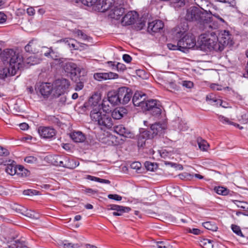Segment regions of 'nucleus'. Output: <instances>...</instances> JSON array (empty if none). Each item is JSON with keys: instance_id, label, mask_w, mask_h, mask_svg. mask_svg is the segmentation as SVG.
<instances>
[{"instance_id": "obj_1", "label": "nucleus", "mask_w": 248, "mask_h": 248, "mask_svg": "<svg viewBox=\"0 0 248 248\" xmlns=\"http://www.w3.org/2000/svg\"><path fill=\"white\" fill-rule=\"evenodd\" d=\"M101 95L98 93H94L84 104V107L91 110L90 117L92 121L99 126L102 130L110 129L113 125L110 116L102 111L100 104ZM105 101L102 104L103 107Z\"/></svg>"}, {"instance_id": "obj_2", "label": "nucleus", "mask_w": 248, "mask_h": 248, "mask_svg": "<svg viewBox=\"0 0 248 248\" xmlns=\"http://www.w3.org/2000/svg\"><path fill=\"white\" fill-rule=\"evenodd\" d=\"M212 13L207 10H202L199 7L192 6L186 11V19L189 21H197L201 24H207L209 28L211 25L208 22L210 21V16Z\"/></svg>"}, {"instance_id": "obj_3", "label": "nucleus", "mask_w": 248, "mask_h": 248, "mask_svg": "<svg viewBox=\"0 0 248 248\" xmlns=\"http://www.w3.org/2000/svg\"><path fill=\"white\" fill-rule=\"evenodd\" d=\"M1 57L3 61L9 63L12 74H15L16 70L22 67L23 58L18 52L13 49H7L3 51Z\"/></svg>"}, {"instance_id": "obj_4", "label": "nucleus", "mask_w": 248, "mask_h": 248, "mask_svg": "<svg viewBox=\"0 0 248 248\" xmlns=\"http://www.w3.org/2000/svg\"><path fill=\"white\" fill-rule=\"evenodd\" d=\"M201 50H215L221 51V46L218 44V37L214 32L201 34L197 42Z\"/></svg>"}, {"instance_id": "obj_5", "label": "nucleus", "mask_w": 248, "mask_h": 248, "mask_svg": "<svg viewBox=\"0 0 248 248\" xmlns=\"http://www.w3.org/2000/svg\"><path fill=\"white\" fill-rule=\"evenodd\" d=\"M185 31H179L176 33V37L182 38L179 40L180 51L186 52L189 49L194 48L195 46L199 47L196 45V39L194 35L191 33L185 34Z\"/></svg>"}, {"instance_id": "obj_6", "label": "nucleus", "mask_w": 248, "mask_h": 248, "mask_svg": "<svg viewBox=\"0 0 248 248\" xmlns=\"http://www.w3.org/2000/svg\"><path fill=\"white\" fill-rule=\"evenodd\" d=\"M53 97H59L64 94L68 89L70 83V81L64 78L56 80L53 83Z\"/></svg>"}, {"instance_id": "obj_7", "label": "nucleus", "mask_w": 248, "mask_h": 248, "mask_svg": "<svg viewBox=\"0 0 248 248\" xmlns=\"http://www.w3.org/2000/svg\"><path fill=\"white\" fill-rule=\"evenodd\" d=\"M143 104L142 108L143 111H149L154 116H158L161 114L160 106L157 103L156 100H147Z\"/></svg>"}, {"instance_id": "obj_8", "label": "nucleus", "mask_w": 248, "mask_h": 248, "mask_svg": "<svg viewBox=\"0 0 248 248\" xmlns=\"http://www.w3.org/2000/svg\"><path fill=\"white\" fill-rule=\"evenodd\" d=\"M217 37L218 44L221 46V51L224 49L225 46H231L233 45V43L232 35L228 31L224 30L221 31Z\"/></svg>"}, {"instance_id": "obj_9", "label": "nucleus", "mask_w": 248, "mask_h": 248, "mask_svg": "<svg viewBox=\"0 0 248 248\" xmlns=\"http://www.w3.org/2000/svg\"><path fill=\"white\" fill-rule=\"evenodd\" d=\"M117 92L121 104H126L129 102L132 95V92L130 89L126 87H122L119 88Z\"/></svg>"}, {"instance_id": "obj_10", "label": "nucleus", "mask_w": 248, "mask_h": 248, "mask_svg": "<svg viewBox=\"0 0 248 248\" xmlns=\"http://www.w3.org/2000/svg\"><path fill=\"white\" fill-rule=\"evenodd\" d=\"M115 0H99L98 4L95 6V11L105 12L107 10H111L114 5L118 4Z\"/></svg>"}, {"instance_id": "obj_11", "label": "nucleus", "mask_w": 248, "mask_h": 248, "mask_svg": "<svg viewBox=\"0 0 248 248\" xmlns=\"http://www.w3.org/2000/svg\"><path fill=\"white\" fill-rule=\"evenodd\" d=\"M38 132L40 136L44 139H50L56 135V131L55 129L49 126H39Z\"/></svg>"}, {"instance_id": "obj_12", "label": "nucleus", "mask_w": 248, "mask_h": 248, "mask_svg": "<svg viewBox=\"0 0 248 248\" xmlns=\"http://www.w3.org/2000/svg\"><path fill=\"white\" fill-rule=\"evenodd\" d=\"M138 15L136 12L130 11L122 18L121 23L123 26H128L134 24L138 19Z\"/></svg>"}, {"instance_id": "obj_13", "label": "nucleus", "mask_w": 248, "mask_h": 248, "mask_svg": "<svg viewBox=\"0 0 248 248\" xmlns=\"http://www.w3.org/2000/svg\"><path fill=\"white\" fill-rule=\"evenodd\" d=\"M39 93L44 97H48L50 94L53 96V85L50 83H42L38 88Z\"/></svg>"}, {"instance_id": "obj_14", "label": "nucleus", "mask_w": 248, "mask_h": 248, "mask_svg": "<svg viewBox=\"0 0 248 248\" xmlns=\"http://www.w3.org/2000/svg\"><path fill=\"white\" fill-rule=\"evenodd\" d=\"M145 99V94L142 92H136L133 97V103L135 106L140 107L142 109L143 104H144L146 102Z\"/></svg>"}, {"instance_id": "obj_15", "label": "nucleus", "mask_w": 248, "mask_h": 248, "mask_svg": "<svg viewBox=\"0 0 248 248\" xmlns=\"http://www.w3.org/2000/svg\"><path fill=\"white\" fill-rule=\"evenodd\" d=\"M113 131L118 134L126 138H132L134 137L131 131L122 124L114 126Z\"/></svg>"}, {"instance_id": "obj_16", "label": "nucleus", "mask_w": 248, "mask_h": 248, "mask_svg": "<svg viewBox=\"0 0 248 248\" xmlns=\"http://www.w3.org/2000/svg\"><path fill=\"white\" fill-rule=\"evenodd\" d=\"M124 13V8L121 6V4L114 5L110 10L109 16L112 18L118 20Z\"/></svg>"}, {"instance_id": "obj_17", "label": "nucleus", "mask_w": 248, "mask_h": 248, "mask_svg": "<svg viewBox=\"0 0 248 248\" xmlns=\"http://www.w3.org/2000/svg\"><path fill=\"white\" fill-rule=\"evenodd\" d=\"M164 27V23L161 20H155L148 24V31L149 32H158L162 30Z\"/></svg>"}, {"instance_id": "obj_18", "label": "nucleus", "mask_w": 248, "mask_h": 248, "mask_svg": "<svg viewBox=\"0 0 248 248\" xmlns=\"http://www.w3.org/2000/svg\"><path fill=\"white\" fill-rule=\"evenodd\" d=\"M165 127L160 123H155L153 124L150 126V130H148L150 132V134L152 136V139L154 138L155 136L157 135L162 134L164 133Z\"/></svg>"}, {"instance_id": "obj_19", "label": "nucleus", "mask_w": 248, "mask_h": 248, "mask_svg": "<svg viewBox=\"0 0 248 248\" xmlns=\"http://www.w3.org/2000/svg\"><path fill=\"white\" fill-rule=\"evenodd\" d=\"M152 137L150 132L148 130H144L141 132L138 137V146L143 147L145 144L146 140L152 139Z\"/></svg>"}, {"instance_id": "obj_20", "label": "nucleus", "mask_w": 248, "mask_h": 248, "mask_svg": "<svg viewBox=\"0 0 248 248\" xmlns=\"http://www.w3.org/2000/svg\"><path fill=\"white\" fill-rule=\"evenodd\" d=\"M108 100L113 106L121 104L118 92H109L108 94Z\"/></svg>"}, {"instance_id": "obj_21", "label": "nucleus", "mask_w": 248, "mask_h": 248, "mask_svg": "<svg viewBox=\"0 0 248 248\" xmlns=\"http://www.w3.org/2000/svg\"><path fill=\"white\" fill-rule=\"evenodd\" d=\"M79 164V162H77L73 159H70L67 157L64 156L62 167L73 169L78 166Z\"/></svg>"}, {"instance_id": "obj_22", "label": "nucleus", "mask_w": 248, "mask_h": 248, "mask_svg": "<svg viewBox=\"0 0 248 248\" xmlns=\"http://www.w3.org/2000/svg\"><path fill=\"white\" fill-rule=\"evenodd\" d=\"M126 113V109L123 107L115 108L111 112V117L115 120L121 119Z\"/></svg>"}, {"instance_id": "obj_23", "label": "nucleus", "mask_w": 248, "mask_h": 248, "mask_svg": "<svg viewBox=\"0 0 248 248\" xmlns=\"http://www.w3.org/2000/svg\"><path fill=\"white\" fill-rule=\"evenodd\" d=\"M39 46L36 40H32L25 46L26 51L35 53L38 50Z\"/></svg>"}, {"instance_id": "obj_24", "label": "nucleus", "mask_w": 248, "mask_h": 248, "mask_svg": "<svg viewBox=\"0 0 248 248\" xmlns=\"http://www.w3.org/2000/svg\"><path fill=\"white\" fill-rule=\"evenodd\" d=\"M70 138L76 142H83L85 140L84 135L81 132H73L70 135Z\"/></svg>"}, {"instance_id": "obj_25", "label": "nucleus", "mask_w": 248, "mask_h": 248, "mask_svg": "<svg viewBox=\"0 0 248 248\" xmlns=\"http://www.w3.org/2000/svg\"><path fill=\"white\" fill-rule=\"evenodd\" d=\"M63 69L65 72L73 74L77 71V66L73 62H66L63 64Z\"/></svg>"}, {"instance_id": "obj_26", "label": "nucleus", "mask_w": 248, "mask_h": 248, "mask_svg": "<svg viewBox=\"0 0 248 248\" xmlns=\"http://www.w3.org/2000/svg\"><path fill=\"white\" fill-rule=\"evenodd\" d=\"M15 162L12 161L10 164H8L5 168L6 172L11 175H14L16 174L17 166L14 164Z\"/></svg>"}, {"instance_id": "obj_27", "label": "nucleus", "mask_w": 248, "mask_h": 248, "mask_svg": "<svg viewBox=\"0 0 248 248\" xmlns=\"http://www.w3.org/2000/svg\"><path fill=\"white\" fill-rule=\"evenodd\" d=\"M109 209L115 210L118 212H129L130 211V208L116 204H110L108 206Z\"/></svg>"}, {"instance_id": "obj_28", "label": "nucleus", "mask_w": 248, "mask_h": 248, "mask_svg": "<svg viewBox=\"0 0 248 248\" xmlns=\"http://www.w3.org/2000/svg\"><path fill=\"white\" fill-rule=\"evenodd\" d=\"M29 171L25 169L23 166L19 165L17 166L16 174L20 177H25L29 174Z\"/></svg>"}, {"instance_id": "obj_29", "label": "nucleus", "mask_w": 248, "mask_h": 248, "mask_svg": "<svg viewBox=\"0 0 248 248\" xmlns=\"http://www.w3.org/2000/svg\"><path fill=\"white\" fill-rule=\"evenodd\" d=\"M200 245L203 248H213V241L208 239L204 238L201 240Z\"/></svg>"}, {"instance_id": "obj_30", "label": "nucleus", "mask_w": 248, "mask_h": 248, "mask_svg": "<svg viewBox=\"0 0 248 248\" xmlns=\"http://www.w3.org/2000/svg\"><path fill=\"white\" fill-rule=\"evenodd\" d=\"M99 0H80L82 4L89 7H92L93 9L95 11V6L98 4Z\"/></svg>"}, {"instance_id": "obj_31", "label": "nucleus", "mask_w": 248, "mask_h": 248, "mask_svg": "<svg viewBox=\"0 0 248 248\" xmlns=\"http://www.w3.org/2000/svg\"><path fill=\"white\" fill-rule=\"evenodd\" d=\"M203 226L207 230L213 232H216L217 230V227L214 223L211 221H207L202 223Z\"/></svg>"}, {"instance_id": "obj_32", "label": "nucleus", "mask_w": 248, "mask_h": 248, "mask_svg": "<svg viewBox=\"0 0 248 248\" xmlns=\"http://www.w3.org/2000/svg\"><path fill=\"white\" fill-rule=\"evenodd\" d=\"M41 60L35 56H31L29 57L26 61V62L30 65H35L39 63Z\"/></svg>"}, {"instance_id": "obj_33", "label": "nucleus", "mask_w": 248, "mask_h": 248, "mask_svg": "<svg viewBox=\"0 0 248 248\" xmlns=\"http://www.w3.org/2000/svg\"><path fill=\"white\" fill-rule=\"evenodd\" d=\"M60 42H64L65 44H67L68 46H69L70 47H72L74 49H77L78 48L76 47V45L74 43L75 40L71 38H64L63 39H61L59 41Z\"/></svg>"}, {"instance_id": "obj_34", "label": "nucleus", "mask_w": 248, "mask_h": 248, "mask_svg": "<svg viewBox=\"0 0 248 248\" xmlns=\"http://www.w3.org/2000/svg\"><path fill=\"white\" fill-rule=\"evenodd\" d=\"M197 142L199 147L201 150L202 151H205L207 150L208 147V144L205 140H202L201 138H198Z\"/></svg>"}, {"instance_id": "obj_35", "label": "nucleus", "mask_w": 248, "mask_h": 248, "mask_svg": "<svg viewBox=\"0 0 248 248\" xmlns=\"http://www.w3.org/2000/svg\"><path fill=\"white\" fill-rule=\"evenodd\" d=\"M47 120L50 123L57 125L58 126L60 125L61 122L59 118L58 117L53 115H50L47 117Z\"/></svg>"}, {"instance_id": "obj_36", "label": "nucleus", "mask_w": 248, "mask_h": 248, "mask_svg": "<svg viewBox=\"0 0 248 248\" xmlns=\"http://www.w3.org/2000/svg\"><path fill=\"white\" fill-rule=\"evenodd\" d=\"M171 4L175 8L184 6L185 4V0H171Z\"/></svg>"}, {"instance_id": "obj_37", "label": "nucleus", "mask_w": 248, "mask_h": 248, "mask_svg": "<svg viewBox=\"0 0 248 248\" xmlns=\"http://www.w3.org/2000/svg\"><path fill=\"white\" fill-rule=\"evenodd\" d=\"M74 33L79 38L83 40H88L90 38L86 34L79 30L75 31Z\"/></svg>"}, {"instance_id": "obj_38", "label": "nucleus", "mask_w": 248, "mask_h": 248, "mask_svg": "<svg viewBox=\"0 0 248 248\" xmlns=\"http://www.w3.org/2000/svg\"><path fill=\"white\" fill-rule=\"evenodd\" d=\"M214 190L219 195H227L228 193V190L222 186L216 187Z\"/></svg>"}, {"instance_id": "obj_39", "label": "nucleus", "mask_w": 248, "mask_h": 248, "mask_svg": "<svg viewBox=\"0 0 248 248\" xmlns=\"http://www.w3.org/2000/svg\"><path fill=\"white\" fill-rule=\"evenodd\" d=\"M64 156H59V155H55L53 157V159L54 160V162L53 163L54 165L56 166H59L62 167V165L63 163Z\"/></svg>"}, {"instance_id": "obj_40", "label": "nucleus", "mask_w": 248, "mask_h": 248, "mask_svg": "<svg viewBox=\"0 0 248 248\" xmlns=\"http://www.w3.org/2000/svg\"><path fill=\"white\" fill-rule=\"evenodd\" d=\"M231 228L233 232L236 234L237 235L244 237V235L239 226L232 224L231 226Z\"/></svg>"}, {"instance_id": "obj_41", "label": "nucleus", "mask_w": 248, "mask_h": 248, "mask_svg": "<svg viewBox=\"0 0 248 248\" xmlns=\"http://www.w3.org/2000/svg\"><path fill=\"white\" fill-rule=\"evenodd\" d=\"M195 3L202 10H204L205 5L208 6V1L206 0H195Z\"/></svg>"}, {"instance_id": "obj_42", "label": "nucleus", "mask_w": 248, "mask_h": 248, "mask_svg": "<svg viewBox=\"0 0 248 248\" xmlns=\"http://www.w3.org/2000/svg\"><path fill=\"white\" fill-rule=\"evenodd\" d=\"M144 166L147 170L150 171H153L157 167L156 164L149 161H146L144 163Z\"/></svg>"}, {"instance_id": "obj_43", "label": "nucleus", "mask_w": 248, "mask_h": 248, "mask_svg": "<svg viewBox=\"0 0 248 248\" xmlns=\"http://www.w3.org/2000/svg\"><path fill=\"white\" fill-rule=\"evenodd\" d=\"M106 79H117L119 78V75L115 73L109 72L108 73H105Z\"/></svg>"}, {"instance_id": "obj_44", "label": "nucleus", "mask_w": 248, "mask_h": 248, "mask_svg": "<svg viewBox=\"0 0 248 248\" xmlns=\"http://www.w3.org/2000/svg\"><path fill=\"white\" fill-rule=\"evenodd\" d=\"M63 248H78L79 246L78 244H72L71 243L65 241L63 242Z\"/></svg>"}, {"instance_id": "obj_45", "label": "nucleus", "mask_w": 248, "mask_h": 248, "mask_svg": "<svg viewBox=\"0 0 248 248\" xmlns=\"http://www.w3.org/2000/svg\"><path fill=\"white\" fill-rule=\"evenodd\" d=\"M105 75V73H97L94 74L93 77L95 79L101 81L102 80H106Z\"/></svg>"}, {"instance_id": "obj_46", "label": "nucleus", "mask_w": 248, "mask_h": 248, "mask_svg": "<svg viewBox=\"0 0 248 248\" xmlns=\"http://www.w3.org/2000/svg\"><path fill=\"white\" fill-rule=\"evenodd\" d=\"M156 247L157 248H172V246L164 242L160 241L156 243Z\"/></svg>"}, {"instance_id": "obj_47", "label": "nucleus", "mask_w": 248, "mask_h": 248, "mask_svg": "<svg viewBox=\"0 0 248 248\" xmlns=\"http://www.w3.org/2000/svg\"><path fill=\"white\" fill-rule=\"evenodd\" d=\"M8 74H9V69L6 68L0 69V78H4L7 77Z\"/></svg>"}, {"instance_id": "obj_48", "label": "nucleus", "mask_w": 248, "mask_h": 248, "mask_svg": "<svg viewBox=\"0 0 248 248\" xmlns=\"http://www.w3.org/2000/svg\"><path fill=\"white\" fill-rule=\"evenodd\" d=\"M219 120L222 122L223 124H233V123L232 122H231L228 118L222 116L220 115L218 117Z\"/></svg>"}, {"instance_id": "obj_49", "label": "nucleus", "mask_w": 248, "mask_h": 248, "mask_svg": "<svg viewBox=\"0 0 248 248\" xmlns=\"http://www.w3.org/2000/svg\"><path fill=\"white\" fill-rule=\"evenodd\" d=\"M180 45L179 44V40L178 41L177 45H173L171 43H169L167 44L168 47L170 50H180V47H179Z\"/></svg>"}, {"instance_id": "obj_50", "label": "nucleus", "mask_w": 248, "mask_h": 248, "mask_svg": "<svg viewBox=\"0 0 248 248\" xmlns=\"http://www.w3.org/2000/svg\"><path fill=\"white\" fill-rule=\"evenodd\" d=\"M116 69L118 71L123 72L126 69V66L123 63L118 62L116 65Z\"/></svg>"}, {"instance_id": "obj_51", "label": "nucleus", "mask_w": 248, "mask_h": 248, "mask_svg": "<svg viewBox=\"0 0 248 248\" xmlns=\"http://www.w3.org/2000/svg\"><path fill=\"white\" fill-rule=\"evenodd\" d=\"M36 158L32 156H27L25 158L24 161L28 163H33L36 161Z\"/></svg>"}, {"instance_id": "obj_52", "label": "nucleus", "mask_w": 248, "mask_h": 248, "mask_svg": "<svg viewBox=\"0 0 248 248\" xmlns=\"http://www.w3.org/2000/svg\"><path fill=\"white\" fill-rule=\"evenodd\" d=\"M108 197L110 199H112L118 201H120L122 199V197L117 194H109Z\"/></svg>"}, {"instance_id": "obj_53", "label": "nucleus", "mask_w": 248, "mask_h": 248, "mask_svg": "<svg viewBox=\"0 0 248 248\" xmlns=\"http://www.w3.org/2000/svg\"><path fill=\"white\" fill-rule=\"evenodd\" d=\"M216 1L228 3L230 6H233L235 4L234 0H215Z\"/></svg>"}, {"instance_id": "obj_54", "label": "nucleus", "mask_w": 248, "mask_h": 248, "mask_svg": "<svg viewBox=\"0 0 248 248\" xmlns=\"http://www.w3.org/2000/svg\"><path fill=\"white\" fill-rule=\"evenodd\" d=\"M182 85L187 88H191L193 86V83L190 81H183Z\"/></svg>"}, {"instance_id": "obj_55", "label": "nucleus", "mask_w": 248, "mask_h": 248, "mask_svg": "<svg viewBox=\"0 0 248 248\" xmlns=\"http://www.w3.org/2000/svg\"><path fill=\"white\" fill-rule=\"evenodd\" d=\"M9 153L8 151L0 146V156H7Z\"/></svg>"}, {"instance_id": "obj_56", "label": "nucleus", "mask_w": 248, "mask_h": 248, "mask_svg": "<svg viewBox=\"0 0 248 248\" xmlns=\"http://www.w3.org/2000/svg\"><path fill=\"white\" fill-rule=\"evenodd\" d=\"M217 103V105L219 104L220 106H222V107H224L223 106H222V101L220 99H217L216 98L214 97L212 98V99H210V101L209 102V103L213 104L214 103Z\"/></svg>"}, {"instance_id": "obj_57", "label": "nucleus", "mask_w": 248, "mask_h": 248, "mask_svg": "<svg viewBox=\"0 0 248 248\" xmlns=\"http://www.w3.org/2000/svg\"><path fill=\"white\" fill-rule=\"evenodd\" d=\"M179 177L181 179H191L192 177V176L188 173H183L182 174H181L179 175Z\"/></svg>"}, {"instance_id": "obj_58", "label": "nucleus", "mask_w": 248, "mask_h": 248, "mask_svg": "<svg viewBox=\"0 0 248 248\" xmlns=\"http://www.w3.org/2000/svg\"><path fill=\"white\" fill-rule=\"evenodd\" d=\"M84 86L83 82L82 81H79V82H77L75 88V90L76 91L81 90Z\"/></svg>"}, {"instance_id": "obj_59", "label": "nucleus", "mask_w": 248, "mask_h": 248, "mask_svg": "<svg viewBox=\"0 0 248 248\" xmlns=\"http://www.w3.org/2000/svg\"><path fill=\"white\" fill-rule=\"evenodd\" d=\"M131 166L132 169L139 170L141 167V164L139 162H135L132 163Z\"/></svg>"}, {"instance_id": "obj_60", "label": "nucleus", "mask_w": 248, "mask_h": 248, "mask_svg": "<svg viewBox=\"0 0 248 248\" xmlns=\"http://www.w3.org/2000/svg\"><path fill=\"white\" fill-rule=\"evenodd\" d=\"M123 59L125 62L129 63L132 60V58L128 54H124L123 56Z\"/></svg>"}, {"instance_id": "obj_61", "label": "nucleus", "mask_w": 248, "mask_h": 248, "mask_svg": "<svg viewBox=\"0 0 248 248\" xmlns=\"http://www.w3.org/2000/svg\"><path fill=\"white\" fill-rule=\"evenodd\" d=\"M237 205L238 207L243 208L244 209H248V207H247L248 205L245 202H238V204H237Z\"/></svg>"}, {"instance_id": "obj_62", "label": "nucleus", "mask_w": 248, "mask_h": 248, "mask_svg": "<svg viewBox=\"0 0 248 248\" xmlns=\"http://www.w3.org/2000/svg\"><path fill=\"white\" fill-rule=\"evenodd\" d=\"M210 87L214 90L217 91H220L222 89L221 86L217 84H212L210 85Z\"/></svg>"}, {"instance_id": "obj_63", "label": "nucleus", "mask_w": 248, "mask_h": 248, "mask_svg": "<svg viewBox=\"0 0 248 248\" xmlns=\"http://www.w3.org/2000/svg\"><path fill=\"white\" fill-rule=\"evenodd\" d=\"M188 232L193 233L196 235H198L200 233L201 231L198 229H195V228H194L192 229H189Z\"/></svg>"}, {"instance_id": "obj_64", "label": "nucleus", "mask_w": 248, "mask_h": 248, "mask_svg": "<svg viewBox=\"0 0 248 248\" xmlns=\"http://www.w3.org/2000/svg\"><path fill=\"white\" fill-rule=\"evenodd\" d=\"M6 19V16L3 13L0 12V23H4Z\"/></svg>"}]
</instances>
